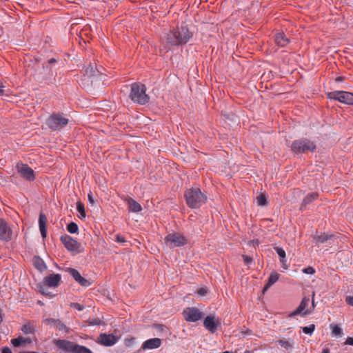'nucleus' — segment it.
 I'll return each mask as SVG.
<instances>
[{
    "label": "nucleus",
    "mask_w": 353,
    "mask_h": 353,
    "mask_svg": "<svg viewBox=\"0 0 353 353\" xmlns=\"http://www.w3.org/2000/svg\"><path fill=\"white\" fill-rule=\"evenodd\" d=\"M192 33L186 26H181L170 30L161 39V44L165 52L174 46H182L187 43L192 38Z\"/></svg>",
    "instance_id": "f257e3e1"
},
{
    "label": "nucleus",
    "mask_w": 353,
    "mask_h": 353,
    "mask_svg": "<svg viewBox=\"0 0 353 353\" xmlns=\"http://www.w3.org/2000/svg\"><path fill=\"white\" fill-rule=\"evenodd\" d=\"M184 196L188 206L190 208H199L207 201V196L199 188L188 189Z\"/></svg>",
    "instance_id": "f03ea898"
},
{
    "label": "nucleus",
    "mask_w": 353,
    "mask_h": 353,
    "mask_svg": "<svg viewBox=\"0 0 353 353\" xmlns=\"http://www.w3.org/2000/svg\"><path fill=\"white\" fill-rule=\"evenodd\" d=\"M146 88L144 84L132 83L131 85L130 99L134 103L145 105L149 101L150 97L145 93Z\"/></svg>",
    "instance_id": "7ed1b4c3"
},
{
    "label": "nucleus",
    "mask_w": 353,
    "mask_h": 353,
    "mask_svg": "<svg viewBox=\"0 0 353 353\" xmlns=\"http://www.w3.org/2000/svg\"><path fill=\"white\" fill-rule=\"evenodd\" d=\"M316 148L315 143L306 138L294 140L291 145V150L296 154L306 153L309 151L313 152Z\"/></svg>",
    "instance_id": "20e7f679"
},
{
    "label": "nucleus",
    "mask_w": 353,
    "mask_h": 353,
    "mask_svg": "<svg viewBox=\"0 0 353 353\" xmlns=\"http://www.w3.org/2000/svg\"><path fill=\"white\" fill-rule=\"evenodd\" d=\"M69 119L61 113H53L47 120V125L52 130H60L65 127Z\"/></svg>",
    "instance_id": "39448f33"
},
{
    "label": "nucleus",
    "mask_w": 353,
    "mask_h": 353,
    "mask_svg": "<svg viewBox=\"0 0 353 353\" xmlns=\"http://www.w3.org/2000/svg\"><path fill=\"white\" fill-rule=\"evenodd\" d=\"M327 95L330 99L336 100L347 105H353V92L333 91L328 92Z\"/></svg>",
    "instance_id": "423d86ee"
},
{
    "label": "nucleus",
    "mask_w": 353,
    "mask_h": 353,
    "mask_svg": "<svg viewBox=\"0 0 353 353\" xmlns=\"http://www.w3.org/2000/svg\"><path fill=\"white\" fill-rule=\"evenodd\" d=\"M60 240L65 248L70 252L78 254L83 251L81 244L68 234L62 235Z\"/></svg>",
    "instance_id": "0eeeda50"
},
{
    "label": "nucleus",
    "mask_w": 353,
    "mask_h": 353,
    "mask_svg": "<svg viewBox=\"0 0 353 353\" xmlns=\"http://www.w3.org/2000/svg\"><path fill=\"white\" fill-rule=\"evenodd\" d=\"M165 242L170 248L180 247L188 243L185 236L179 233H170L165 237Z\"/></svg>",
    "instance_id": "6e6552de"
},
{
    "label": "nucleus",
    "mask_w": 353,
    "mask_h": 353,
    "mask_svg": "<svg viewBox=\"0 0 353 353\" xmlns=\"http://www.w3.org/2000/svg\"><path fill=\"white\" fill-rule=\"evenodd\" d=\"M183 315L186 321L196 322L201 319L204 314L196 307H188L183 310Z\"/></svg>",
    "instance_id": "1a4fd4ad"
},
{
    "label": "nucleus",
    "mask_w": 353,
    "mask_h": 353,
    "mask_svg": "<svg viewBox=\"0 0 353 353\" xmlns=\"http://www.w3.org/2000/svg\"><path fill=\"white\" fill-rule=\"evenodd\" d=\"M18 172L24 179L32 181L35 179L34 170L27 164L18 163L17 165Z\"/></svg>",
    "instance_id": "9d476101"
},
{
    "label": "nucleus",
    "mask_w": 353,
    "mask_h": 353,
    "mask_svg": "<svg viewBox=\"0 0 353 353\" xmlns=\"http://www.w3.org/2000/svg\"><path fill=\"white\" fill-rule=\"evenodd\" d=\"M53 75L52 69L48 65H43L41 68L36 70L34 74L35 79L39 81L50 79Z\"/></svg>",
    "instance_id": "9b49d317"
},
{
    "label": "nucleus",
    "mask_w": 353,
    "mask_h": 353,
    "mask_svg": "<svg viewBox=\"0 0 353 353\" xmlns=\"http://www.w3.org/2000/svg\"><path fill=\"white\" fill-rule=\"evenodd\" d=\"M203 325L206 330L211 333H214L219 327L221 325V322L219 319H216L213 315L207 316L204 319Z\"/></svg>",
    "instance_id": "f8f14e48"
},
{
    "label": "nucleus",
    "mask_w": 353,
    "mask_h": 353,
    "mask_svg": "<svg viewBox=\"0 0 353 353\" xmlns=\"http://www.w3.org/2000/svg\"><path fill=\"white\" fill-rule=\"evenodd\" d=\"M12 233V230L8 223L3 219H0V240L3 241H10Z\"/></svg>",
    "instance_id": "ddd939ff"
},
{
    "label": "nucleus",
    "mask_w": 353,
    "mask_h": 353,
    "mask_svg": "<svg viewBox=\"0 0 353 353\" xmlns=\"http://www.w3.org/2000/svg\"><path fill=\"white\" fill-rule=\"evenodd\" d=\"M117 338L113 334H101L97 342L104 346H112L117 343Z\"/></svg>",
    "instance_id": "4468645a"
},
{
    "label": "nucleus",
    "mask_w": 353,
    "mask_h": 353,
    "mask_svg": "<svg viewBox=\"0 0 353 353\" xmlns=\"http://www.w3.org/2000/svg\"><path fill=\"white\" fill-rule=\"evenodd\" d=\"M61 279V276L59 274H51L44 278L43 283L46 286L56 288L59 285Z\"/></svg>",
    "instance_id": "2eb2a0df"
},
{
    "label": "nucleus",
    "mask_w": 353,
    "mask_h": 353,
    "mask_svg": "<svg viewBox=\"0 0 353 353\" xmlns=\"http://www.w3.org/2000/svg\"><path fill=\"white\" fill-rule=\"evenodd\" d=\"M309 301L310 299L308 298L304 297L299 307L294 312L290 313L289 316L292 317L298 314H302L303 316L308 314L310 312L307 310H305V308L308 305Z\"/></svg>",
    "instance_id": "dca6fc26"
},
{
    "label": "nucleus",
    "mask_w": 353,
    "mask_h": 353,
    "mask_svg": "<svg viewBox=\"0 0 353 353\" xmlns=\"http://www.w3.org/2000/svg\"><path fill=\"white\" fill-rule=\"evenodd\" d=\"M161 345V340L159 338H153L146 340L141 345V350H152L159 347Z\"/></svg>",
    "instance_id": "f3484780"
},
{
    "label": "nucleus",
    "mask_w": 353,
    "mask_h": 353,
    "mask_svg": "<svg viewBox=\"0 0 353 353\" xmlns=\"http://www.w3.org/2000/svg\"><path fill=\"white\" fill-rule=\"evenodd\" d=\"M275 43L279 47H285L290 42L289 39L285 35L283 32H277L274 36Z\"/></svg>",
    "instance_id": "a211bd4d"
},
{
    "label": "nucleus",
    "mask_w": 353,
    "mask_h": 353,
    "mask_svg": "<svg viewBox=\"0 0 353 353\" xmlns=\"http://www.w3.org/2000/svg\"><path fill=\"white\" fill-rule=\"evenodd\" d=\"M47 221L48 219L46 216L43 213H40L39 218V226L41 234L43 239L46 238L47 235Z\"/></svg>",
    "instance_id": "6ab92c4d"
},
{
    "label": "nucleus",
    "mask_w": 353,
    "mask_h": 353,
    "mask_svg": "<svg viewBox=\"0 0 353 353\" xmlns=\"http://www.w3.org/2000/svg\"><path fill=\"white\" fill-rule=\"evenodd\" d=\"M319 194L316 192H312L308 194L303 199L301 205L300 207L301 210H305L307 208V205L311 203L313 201L316 200Z\"/></svg>",
    "instance_id": "aec40b11"
},
{
    "label": "nucleus",
    "mask_w": 353,
    "mask_h": 353,
    "mask_svg": "<svg viewBox=\"0 0 353 353\" xmlns=\"http://www.w3.org/2000/svg\"><path fill=\"white\" fill-rule=\"evenodd\" d=\"M279 274L277 272H272L268 278L267 283L265 284V285L264 286V288L263 289V292L264 293L272 285H274L279 280Z\"/></svg>",
    "instance_id": "412c9836"
},
{
    "label": "nucleus",
    "mask_w": 353,
    "mask_h": 353,
    "mask_svg": "<svg viewBox=\"0 0 353 353\" xmlns=\"http://www.w3.org/2000/svg\"><path fill=\"white\" fill-rule=\"evenodd\" d=\"M127 203L130 212H139L142 210L141 205L132 198L127 199Z\"/></svg>",
    "instance_id": "4be33fe9"
},
{
    "label": "nucleus",
    "mask_w": 353,
    "mask_h": 353,
    "mask_svg": "<svg viewBox=\"0 0 353 353\" xmlns=\"http://www.w3.org/2000/svg\"><path fill=\"white\" fill-rule=\"evenodd\" d=\"M277 343L279 344V345L288 350V351H292L293 346H294V341L291 339H286L285 338L279 339L277 341Z\"/></svg>",
    "instance_id": "5701e85b"
},
{
    "label": "nucleus",
    "mask_w": 353,
    "mask_h": 353,
    "mask_svg": "<svg viewBox=\"0 0 353 353\" xmlns=\"http://www.w3.org/2000/svg\"><path fill=\"white\" fill-rule=\"evenodd\" d=\"M35 330L36 325L32 322L30 321H28L26 323H25L21 328V331L25 334H34Z\"/></svg>",
    "instance_id": "b1692460"
},
{
    "label": "nucleus",
    "mask_w": 353,
    "mask_h": 353,
    "mask_svg": "<svg viewBox=\"0 0 353 353\" xmlns=\"http://www.w3.org/2000/svg\"><path fill=\"white\" fill-rule=\"evenodd\" d=\"M333 238V235L327 234V233H323L320 234H316L314 236V239L317 243H323L327 241L328 240H330Z\"/></svg>",
    "instance_id": "393cba45"
},
{
    "label": "nucleus",
    "mask_w": 353,
    "mask_h": 353,
    "mask_svg": "<svg viewBox=\"0 0 353 353\" xmlns=\"http://www.w3.org/2000/svg\"><path fill=\"white\" fill-rule=\"evenodd\" d=\"M56 345L61 349L70 350L71 351L72 346H74V344L65 340H57L56 341Z\"/></svg>",
    "instance_id": "a878e982"
},
{
    "label": "nucleus",
    "mask_w": 353,
    "mask_h": 353,
    "mask_svg": "<svg viewBox=\"0 0 353 353\" xmlns=\"http://www.w3.org/2000/svg\"><path fill=\"white\" fill-rule=\"evenodd\" d=\"M85 74L88 77H94L99 72L98 70L96 68L95 65L90 63L85 68Z\"/></svg>",
    "instance_id": "bb28decb"
},
{
    "label": "nucleus",
    "mask_w": 353,
    "mask_h": 353,
    "mask_svg": "<svg viewBox=\"0 0 353 353\" xmlns=\"http://www.w3.org/2000/svg\"><path fill=\"white\" fill-rule=\"evenodd\" d=\"M77 210L79 212L78 217L81 220L84 219L86 217V213L84 205L82 202L79 201L77 203Z\"/></svg>",
    "instance_id": "cd10ccee"
},
{
    "label": "nucleus",
    "mask_w": 353,
    "mask_h": 353,
    "mask_svg": "<svg viewBox=\"0 0 353 353\" xmlns=\"http://www.w3.org/2000/svg\"><path fill=\"white\" fill-rule=\"evenodd\" d=\"M34 264L35 268L41 272L46 270L47 268L44 261L40 257H34Z\"/></svg>",
    "instance_id": "c85d7f7f"
},
{
    "label": "nucleus",
    "mask_w": 353,
    "mask_h": 353,
    "mask_svg": "<svg viewBox=\"0 0 353 353\" xmlns=\"http://www.w3.org/2000/svg\"><path fill=\"white\" fill-rule=\"evenodd\" d=\"M30 339L23 338L22 336H19V337H18L17 339H13L11 341L12 344L14 347H19V346L22 345L23 344H25V343H30Z\"/></svg>",
    "instance_id": "c756f323"
},
{
    "label": "nucleus",
    "mask_w": 353,
    "mask_h": 353,
    "mask_svg": "<svg viewBox=\"0 0 353 353\" xmlns=\"http://www.w3.org/2000/svg\"><path fill=\"white\" fill-rule=\"evenodd\" d=\"M72 352L74 353H92L88 347L79 345H74V346H72Z\"/></svg>",
    "instance_id": "7c9ffc66"
},
{
    "label": "nucleus",
    "mask_w": 353,
    "mask_h": 353,
    "mask_svg": "<svg viewBox=\"0 0 353 353\" xmlns=\"http://www.w3.org/2000/svg\"><path fill=\"white\" fill-rule=\"evenodd\" d=\"M67 230L71 234H76L78 232L79 227L74 222H71L67 225Z\"/></svg>",
    "instance_id": "2f4dec72"
},
{
    "label": "nucleus",
    "mask_w": 353,
    "mask_h": 353,
    "mask_svg": "<svg viewBox=\"0 0 353 353\" xmlns=\"http://www.w3.org/2000/svg\"><path fill=\"white\" fill-rule=\"evenodd\" d=\"M332 329V334L334 336H341L342 330L337 324H332L330 325Z\"/></svg>",
    "instance_id": "473e14b6"
},
{
    "label": "nucleus",
    "mask_w": 353,
    "mask_h": 353,
    "mask_svg": "<svg viewBox=\"0 0 353 353\" xmlns=\"http://www.w3.org/2000/svg\"><path fill=\"white\" fill-rule=\"evenodd\" d=\"M68 272L70 274V275L74 278V279L77 282H79V279L81 278V275L80 274V273L77 270L72 268H70L68 270Z\"/></svg>",
    "instance_id": "72a5a7b5"
},
{
    "label": "nucleus",
    "mask_w": 353,
    "mask_h": 353,
    "mask_svg": "<svg viewBox=\"0 0 353 353\" xmlns=\"http://www.w3.org/2000/svg\"><path fill=\"white\" fill-rule=\"evenodd\" d=\"M301 329L303 333L311 335L315 330V325L311 324L309 326L303 327Z\"/></svg>",
    "instance_id": "f704fd0d"
},
{
    "label": "nucleus",
    "mask_w": 353,
    "mask_h": 353,
    "mask_svg": "<svg viewBox=\"0 0 353 353\" xmlns=\"http://www.w3.org/2000/svg\"><path fill=\"white\" fill-rule=\"evenodd\" d=\"M55 326L60 331L65 332H69V328L64 323H63L60 320H59V319H58L57 323Z\"/></svg>",
    "instance_id": "c9c22d12"
},
{
    "label": "nucleus",
    "mask_w": 353,
    "mask_h": 353,
    "mask_svg": "<svg viewBox=\"0 0 353 353\" xmlns=\"http://www.w3.org/2000/svg\"><path fill=\"white\" fill-rule=\"evenodd\" d=\"M257 203L259 205L263 206L266 204V197L264 194H260L256 197Z\"/></svg>",
    "instance_id": "e433bc0d"
},
{
    "label": "nucleus",
    "mask_w": 353,
    "mask_h": 353,
    "mask_svg": "<svg viewBox=\"0 0 353 353\" xmlns=\"http://www.w3.org/2000/svg\"><path fill=\"white\" fill-rule=\"evenodd\" d=\"M58 319L48 318L43 320V322L46 325H56Z\"/></svg>",
    "instance_id": "4c0bfd02"
},
{
    "label": "nucleus",
    "mask_w": 353,
    "mask_h": 353,
    "mask_svg": "<svg viewBox=\"0 0 353 353\" xmlns=\"http://www.w3.org/2000/svg\"><path fill=\"white\" fill-rule=\"evenodd\" d=\"M274 249L280 258H285L286 256L285 252L283 248L279 247H275Z\"/></svg>",
    "instance_id": "58836bf2"
},
{
    "label": "nucleus",
    "mask_w": 353,
    "mask_h": 353,
    "mask_svg": "<svg viewBox=\"0 0 353 353\" xmlns=\"http://www.w3.org/2000/svg\"><path fill=\"white\" fill-rule=\"evenodd\" d=\"M78 283L81 285L84 286V287H88V286L90 285V282L88 280H87L86 279L83 278V276H81V278L79 279Z\"/></svg>",
    "instance_id": "ea45409f"
},
{
    "label": "nucleus",
    "mask_w": 353,
    "mask_h": 353,
    "mask_svg": "<svg viewBox=\"0 0 353 353\" xmlns=\"http://www.w3.org/2000/svg\"><path fill=\"white\" fill-rule=\"evenodd\" d=\"M70 307L79 311H82L84 309V306L78 303H71Z\"/></svg>",
    "instance_id": "a19ab883"
},
{
    "label": "nucleus",
    "mask_w": 353,
    "mask_h": 353,
    "mask_svg": "<svg viewBox=\"0 0 353 353\" xmlns=\"http://www.w3.org/2000/svg\"><path fill=\"white\" fill-rule=\"evenodd\" d=\"M303 272L307 274H313L315 273V270L312 267H307L303 270Z\"/></svg>",
    "instance_id": "79ce46f5"
},
{
    "label": "nucleus",
    "mask_w": 353,
    "mask_h": 353,
    "mask_svg": "<svg viewBox=\"0 0 353 353\" xmlns=\"http://www.w3.org/2000/svg\"><path fill=\"white\" fill-rule=\"evenodd\" d=\"M280 262L282 265V268L285 270L288 268V265L287 264L286 256L285 258H280Z\"/></svg>",
    "instance_id": "37998d69"
},
{
    "label": "nucleus",
    "mask_w": 353,
    "mask_h": 353,
    "mask_svg": "<svg viewBox=\"0 0 353 353\" xmlns=\"http://www.w3.org/2000/svg\"><path fill=\"white\" fill-rule=\"evenodd\" d=\"M243 259L244 263L247 265H249V264L252 263V259L250 256L243 255Z\"/></svg>",
    "instance_id": "c03bdc74"
},
{
    "label": "nucleus",
    "mask_w": 353,
    "mask_h": 353,
    "mask_svg": "<svg viewBox=\"0 0 353 353\" xmlns=\"http://www.w3.org/2000/svg\"><path fill=\"white\" fill-rule=\"evenodd\" d=\"M197 294L200 296H205L207 294V289L201 288L197 290Z\"/></svg>",
    "instance_id": "a18cd8bd"
},
{
    "label": "nucleus",
    "mask_w": 353,
    "mask_h": 353,
    "mask_svg": "<svg viewBox=\"0 0 353 353\" xmlns=\"http://www.w3.org/2000/svg\"><path fill=\"white\" fill-rule=\"evenodd\" d=\"M345 301L349 305L353 307V295L352 296H347L345 297Z\"/></svg>",
    "instance_id": "49530a36"
},
{
    "label": "nucleus",
    "mask_w": 353,
    "mask_h": 353,
    "mask_svg": "<svg viewBox=\"0 0 353 353\" xmlns=\"http://www.w3.org/2000/svg\"><path fill=\"white\" fill-rule=\"evenodd\" d=\"M88 201L90 202V203H91L92 205H94V196H93V194L92 192L88 193Z\"/></svg>",
    "instance_id": "de8ad7c7"
},
{
    "label": "nucleus",
    "mask_w": 353,
    "mask_h": 353,
    "mask_svg": "<svg viewBox=\"0 0 353 353\" xmlns=\"http://www.w3.org/2000/svg\"><path fill=\"white\" fill-rule=\"evenodd\" d=\"M116 241L119 243H124L125 242V239L124 237L120 236V235H117L116 236Z\"/></svg>",
    "instance_id": "09e8293b"
},
{
    "label": "nucleus",
    "mask_w": 353,
    "mask_h": 353,
    "mask_svg": "<svg viewBox=\"0 0 353 353\" xmlns=\"http://www.w3.org/2000/svg\"><path fill=\"white\" fill-rule=\"evenodd\" d=\"M345 345H350L353 346V338L352 337H347L346 339V341L345 342Z\"/></svg>",
    "instance_id": "8fccbe9b"
},
{
    "label": "nucleus",
    "mask_w": 353,
    "mask_h": 353,
    "mask_svg": "<svg viewBox=\"0 0 353 353\" xmlns=\"http://www.w3.org/2000/svg\"><path fill=\"white\" fill-rule=\"evenodd\" d=\"M4 88H5V85H3V83L0 82V96L4 94Z\"/></svg>",
    "instance_id": "3c124183"
},
{
    "label": "nucleus",
    "mask_w": 353,
    "mask_h": 353,
    "mask_svg": "<svg viewBox=\"0 0 353 353\" xmlns=\"http://www.w3.org/2000/svg\"><path fill=\"white\" fill-rule=\"evenodd\" d=\"M134 341V338L125 339V343L126 345H130L131 343H132Z\"/></svg>",
    "instance_id": "603ef678"
},
{
    "label": "nucleus",
    "mask_w": 353,
    "mask_h": 353,
    "mask_svg": "<svg viewBox=\"0 0 353 353\" xmlns=\"http://www.w3.org/2000/svg\"><path fill=\"white\" fill-rule=\"evenodd\" d=\"M1 353H12V351L9 347H5L2 349Z\"/></svg>",
    "instance_id": "864d4df0"
},
{
    "label": "nucleus",
    "mask_w": 353,
    "mask_h": 353,
    "mask_svg": "<svg viewBox=\"0 0 353 353\" xmlns=\"http://www.w3.org/2000/svg\"><path fill=\"white\" fill-rule=\"evenodd\" d=\"M90 323H91L92 325H100V323H101V320H99V319H95V320H93Z\"/></svg>",
    "instance_id": "5fc2aeb1"
},
{
    "label": "nucleus",
    "mask_w": 353,
    "mask_h": 353,
    "mask_svg": "<svg viewBox=\"0 0 353 353\" xmlns=\"http://www.w3.org/2000/svg\"><path fill=\"white\" fill-rule=\"evenodd\" d=\"M41 292L44 295H50V293L47 292L44 288H41L40 290Z\"/></svg>",
    "instance_id": "6e6d98bb"
},
{
    "label": "nucleus",
    "mask_w": 353,
    "mask_h": 353,
    "mask_svg": "<svg viewBox=\"0 0 353 353\" xmlns=\"http://www.w3.org/2000/svg\"><path fill=\"white\" fill-rule=\"evenodd\" d=\"M156 327H158L161 330H163V328L165 327L163 325H157Z\"/></svg>",
    "instance_id": "4d7b16f0"
},
{
    "label": "nucleus",
    "mask_w": 353,
    "mask_h": 353,
    "mask_svg": "<svg viewBox=\"0 0 353 353\" xmlns=\"http://www.w3.org/2000/svg\"><path fill=\"white\" fill-rule=\"evenodd\" d=\"M321 353H330L329 348H324Z\"/></svg>",
    "instance_id": "13d9d810"
},
{
    "label": "nucleus",
    "mask_w": 353,
    "mask_h": 353,
    "mask_svg": "<svg viewBox=\"0 0 353 353\" xmlns=\"http://www.w3.org/2000/svg\"><path fill=\"white\" fill-rule=\"evenodd\" d=\"M57 61L54 58H52L50 59L49 61H48V63H55Z\"/></svg>",
    "instance_id": "bf43d9fd"
},
{
    "label": "nucleus",
    "mask_w": 353,
    "mask_h": 353,
    "mask_svg": "<svg viewBox=\"0 0 353 353\" xmlns=\"http://www.w3.org/2000/svg\"><path fill=\"white\" fill-rule=\"evenodd\" d=\"M2 321H3V314H2V311L0 309V323H1Z\"/></svg>",
    "instance_id": "052dcab7"
},
{
    "label": "nucleus",
    "mask_w": 353,
    "mask_h": 353,
    "mask_svg": "<svg viewBox=\"0 0 353 353\" xmlns=\"http://www.w3.org/2000/svg\"><path fill=\"white\" fill-rule=\"evenodd\" d=\"M19 353H37V352H26V351H21Z\"/></svg>",
    "instance_id": "680f3d73"
},
{
    "label": "nucleus",
    "mask_w": 353,
    "mask_h": 353,
    "mask_svg": "<svg viewBox=\"0 0 353 353\" xmlns=\"http://www.w3.org/2000/svg\"><path fill=\"white\" fill-rule=\"evenodd\" d=\"M342 80H343V77H337V78L336 79V81H341Z\"/></svg>",
    "instance_id": "e2e57ef3"
},
{
    "label": "nucleus",
    "mask_w": 353,
    "mask_h": 353,
    "mask_svg": "<svg viewBox=\"0 0 353 353\" xmlns=\"http://www.w3.org/2000/svg\"><path fill=\"white\" fill-rule=\"evenodd\" d=\"M244 353H250V352L248 351V350H246V351L244 352Z\"/></svg>",
    "instance_id": "0e129e2a"
}]
</instances>
